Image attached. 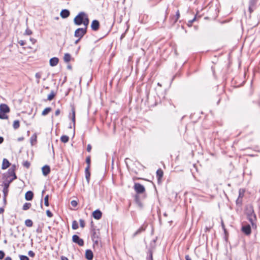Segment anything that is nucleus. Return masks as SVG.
Returning a JSON list of instances; mask_svg holds the SVG:
<instances>
[{"label": "nucleus", "mask_w": 260, "mask_h": 260, "mask_svg": "<svg viewBox=\"0 0 260 260\" xmlns=\"http://www.w3.org/2000/svg\"><path fill=\"white\" fill-rule=\"evenodd\" d=\"M20 126V122L18 120H15L13 122V127L15 129H17Z\"/></svg>", "instance_id": "obj_28"}, {"label": "nucleus", "mask_w": 260, "mask_h": 260, "mask_svg": "<svg viewBox=\"0 0 260 260\" xmlns=\"http://www.w3.org/2000/svg\"><path fill=\"white\" fill-rule=\"evenodd\" d=\"M79 222L80 226L82 228H84L85 225L84 220L83 219H80L79 220Z\"/></svg>", "instance_id": "obj_38"}, {"label": "nucleus", "mask_w": 260, "mask_h": 260, "mask_svg": "<svg viewBox=\"0 0 260 260\" xmlns=\"http://www.w3.org/2000/svg\"><path fill=\"white\" fill-rule=\"evenodd\" d=\"M4 212V209L3 208H0V214L3 213Z\"/></svg>", "instance_id": "obj_56"}, {"label": "nucleus", "mask_w": 260, "mask_h": 260, "mask_svg": "<svg viewBox=\"0 0 260 260\" xmlns=\"http://www.w3.org/2000/svg\"><path fill=\"white\" fill-rule=\"evenodd\" d=\"M176 16V19L175 20V22H176L177 21V20H178V19L179 18V17H180V13H179V10H178L176 12V16Z\"/></svg>", "instance_id": "obj_40"}, {"label": "nucleus", "mask_w": 260, "mask_h": 260, "mask_svg": "<svg viewBox=\"0 0 260 260\" xmlns=\"http://www.w3.org/2000/svg\"><path fill=\"white\" fill-rule=\"evenodd\" d=\"M185 258L186 260H191L190 257L188 255H186Z\"/></svg>", "instance_id": "obj_53"}, {"label": "nucleus", "mask_w": 260, "mask_h": 260, "mask_svg": "<svg viewBox=\"0 0 260 260\" xmlns=\"http://www.w3.org/2000/svg\"><path fill=\"white\" fill-rule=\"evenodd\" d=\"M86 13L82 12L79 13L74 19V22L76 25H81L83 24Z\"/></svg>", "instance_id": "obj_2"}, {"label": "nucleus", "mask_w": 260, "mask_h": 260, "mask_svg": "<svg viewBox=\"0 0 260 260\" xmlns=\"http://www.w3.org/2000/svg\"><path fill=\"white\" fill-rule=\"evenodd\" d=\"M71 204L72 206L75 207L77 206V201H75V200H73L71 202Z\"/></svg>", "instance_id": "obj_45"}, {"label": "nucleus", "mask_w": 260, "mask_h": 260, "mask_svg": "<svg viewBox=\"0 0 260 260\" xmlns=\"http://www.w3.org/2000/svg\"><path fill=\"white\" fill-rule=\"evenodd\" d=\"M5 255V254L3 251L0 250V259H2Z\"/></svg>", "instance_id": "obj_47"}, {"label": "nucleus", "mask_w": 260, "mask_h": 260, "mask_svg": "<svg viewBox=\"0 0 260 260\" xmlns=\"http://www.w3.org/2000/svg\"><path fill=\"white\" fill-rule=\"evenodd\" d=\"M245 212L247 216V219L250 222L252 227L253 229H256V224L255 223V220H256V217L254 212L253 207L251 206L247 207Z\"/></svg>", "instance_id": "obj_1"}, {"label": "nucleus", "mask_w": 260, "mask_h": 260, "mask_svg": "<svg viewBox=\"0 0 260 260\" xmlns=\"http://www.w3.org/2000/svg\"><path fill=\"white\" fill-rule=\"evenodd\" d=\"M89 18H88L87 14H86L82 24H83V25L84 26V28H86V30L87 29V26L89 24Z\"/></svg>", "instance_id": "obj_21"}, {"label": "nucleus", "mask_w": 260, "mask_h": 260, "mask_svg": "<svg viewBox=\"0 0 260 260\" xmlns=\"http://www.w3.org/2000/svg\"><path fill=\"white\" fill-rule=\"evenodd\" d=\"M37 84H39V83H40V79H37Z\"/></svg>", "instance_id": "obj_64"}, {"label": "nucleus", "mask_w": 260, "mask_h": 260, "mask_svg": "<svg viewBox=\"0 0 260 260\" xmlns=\"http://www.w3.org/2000/svg\"><path fill=\"white\" fill-rule=\"evenodd\" d=\"M23 166L26 168H28L30 166V163L28 161H25L23 162Z\"/></svg>", "instance_id": "obj_39"}, {"label": "nucleus", "mask_w": 260, "mask_h": 260, "mask_svg": "<svg viewBox=\"0 0 260 260\" xmlns=\"http://www.w3.org/2000/svg\"><path fill=\"white\" fill-rule=\"evenodd\" d=\"M0 111L5 113H9L10 108L7 105L2 104L0 105Z\"/></svg>", "instance_id": "obj_12"}, {"label": "nucleus", "mask_w": 260, "mask_h": 260, "mask_svg": "<svg viewBox=\"0 0 260 260\" xmlns=\"http://www.w3.org/2000/svg\"><path fill=\"white\" fill-rule=\"evenodd\" d=\"M10 165H11L10 163L9 162V161H8V160L7 159L4 158L3 160L2 169L3 170H5V169H7L10 166Z\"/></svg>", "instance_id": "obj_15"}, {"label": "nucleus", "mask_w": 260, "mask_h": 260, "mask_svg": "<svg viewBox=\"0 0 260 260\" xmlns=\"http://www.w3.org/2000/svg\"><path fill=\"white\" fill-rule=\"evenodd\" d=\"M19 257L20 260H29V258L26 255H20Z\"/></svg>", "instance_id": "obj_37"}, {"label": "nucleus", "mask_w": 260, "mask_h": 260, "mask_svg": "<svg viewBox=\"0 0 260 260\" xmlns=\"http://www.w3.org/2000/svg\"><path fill=\"white\" fill-rule=\"evenodd\" d=\"M10 177H12V178L11 179H13V180L17 178L15 172L13 171V169H9L6 174L7 179H8V178Z\"/></svg>", "instance_id": "obj_8"}, {"label": "nucleus", "mask_w": 260, "mask_h": 260, "mask_svg": "<svg viewBox=\"0 0 260 260\" xmlns=\"http://www.w3.org/2000/svg\"><path fill=\"white\" fill-rule=\"evenodd\" d=\"M72 117L71 119L73 122L74 125H75V109L74 107H72Z\"/></svg>", "instance_id": "obj_22"}, {"label": "nucleus", "mask_w": 260, "mask_h": 260, "mask_svg": "<svg viewBox=\"0 0 260 260\" xmlns=\"http://www.w3.org/2000/svg\"><path fill=\"white\" fill-rule=\"evenodd\" d=\"M244 190H243L242 189H239V197H238V199L237 200V202H238V201L239 200L240 198H243V197L244 196Z\"/></svg>", "instance_id": "obj_32"}, {"label": "nucleus", "mask_w": 260, "mask_h": 260, "mask_svg": "<svg viewBox=\"0 0 260 260\" xmlns=\"http://www.w3.org/2000/svg\"><path fill=\"white\" fill-rule=\"evenodd\" d=\"M51 108L50 107H47L46 108H45L42 112V115H43V116H45L47 114H48L51 111Z\"/></svg>", "instance_id": "obj_26"}, {"label": "nucleus", "mask_w": 260, "mask_h": 260, "mask_svg": "<svg viewBox=\"0 0 260 260\" xmlns=\"http://www.w3.org/2000/svg\"><path fill=\"white\" fill-rule=\"evenodd\" d=\"M102 213L99 210H95L92 213V216H93V218L97 220L100 219L102 217Z\"/></svg>", "instance_id": "obj_10"}, {"label": "nucleus", "mask_w": 260, "mask_h": 260, "mask_svg": "<svg viewBox=\"0 0 260 260\" xmlns=\"http://www.w3.org/2000/svg\"><path fill=\"white\" fill-rule=\"evenodd\" d=\"M8 117L6 115V113L0 111V118L4 119L7 118Z\"/></svg>", "instance_id": "obj_36"}, {"label": "nucleus", "mask_w": 260, "mask_h": 260, "mask_svg": "<svg viewBox=\"0 0 260 260\" xmlns=\"http://www.w3.org/2000/svg\"><path fill=\"white\" fill-rule=\"evenodd\" d=\"M19 44L21 45V46H23L25 45V41H23V40H20L18 42Z\"/></svg>", "instance_id": "obj_51"}, {"label": "nucleus", "mask_w": 260, "mask_h": 260, "mask_svg": "<svg viewBox=\"0 0 260 260\" xmlns=\"http://www.w3.org/2000/svg\"><path fill=\"white\" fill-rule=\"evenodd\" d=\"M91 150V146L90 144H88L87 146V151L89 152H90Z\"/></svg>", "instance_id": "obj_50"}, {"label": "nucleus", "mask_w": 260, "mask_h": 260, "mask_svg": "<svg viewBox=\"0 0 260 260\" xmlns=\"http://www.w3.org/2000/svg\"><path fill=\"white\" fill-rule=\"evenodd\" d=\"M164 172L162 170L160 169H159L156 171V177L157 178L158 182L159 183L161 182V178L163 177Z\"/></svg>", "instance_id": "obj_13"}, {"label": "nucleus", "mask_w": 260, "mask_h": 260, "mask_svg": "<svg viewBox=\"0 0 260 260\" xmlns=\"http://www.w3.org/2000/svg\"><path fill=\"white\" fill-rule=\"evenodd\" d=\"M55 94L54 93V92L52 91L51 93L48 95V100L51 101L54 97Z\"/></svg>", "instance_id": "obj_35"}, {"label": "nucleus", "mask_w": 260, "mask_h": 260, "mask_svg": "<svg viewBox=\"0 0 260 260\" xmlns=\"http://www.w3.org/2000/svg\"><path fill=\"white\" fill-rule=\"evenodd\" d=\"M4 260H12V258L10 256L6 257Z\"/></svg>", "instance_id": "obj_58"}, {"label": "nucleus", "mask_w": 260, "mask_h": 260, "mask_svg": "<svg viewBox=\"0 0 260 260\" xmlns=\"http://www.w3.org/2000/svg\"><path fill=\"white\" fill-rule=\"evenodd\" d=\"M9 169H13V171L15 172V170H16V166H15V165H13Z\"/></svg>", "instance_id": "obj_52"}, {"label": "nucleus", "mask_w": 260, "mask_h": 260, "mask_svg": "<svg viewBox=\"0 0 260 260\" xmlns=\"http://www.w3.org/2000/svg\"><path fill=\"white\" fill-rule=\"evenodd\" d=\"M4 202L5 203V204H6V199L5 198L4 199Z\"/></svg>", "instance_id": "obj_61"}, {"label": "nucleus", "mask_w": 260, "mask_h": 260, "mask_svg": "<svg viewBox=\"0 0 260 260\" xmlns=\"http://www.w3.org/2000/svg\"><path fill=\"white\" fill-rule=\"evenodd\" d=\"M46 214H47V216L49 217H52L53 216V214L49 210H47L46 211Z\"/></svg>", "instance_id": "obj_43"}, {"label": "nucleus", "mask_w": 260, "mask_h": 260, "mask_svg": "<svg viewBox=\"0 0 260 260\" xmlns=\"http://www.w3.org/2000/svg\"><path fill=\"white\" fill-rule=\"evenodd\" d=\"M60 113V109H57L56 110L55 112V115L56 116H57L59 115Z\"/></svg>", "instance_id": "obj_49"}, {"label": "nucleus", "mask_w": 260, "mask_h": 260, "mask_svg": "<svg viewBox=\"0 0 260 260\" xmlns=\"http://www.w3.org/2000/svg\"><path fill=\"white\" fill-rule=\"evenodd\" d=\"M30 40L32 42V43L33 44H34V43H35V42H36L35 39H33V38H30Z\"/></svg>", "instance_id": "obj_59"}, {"label": "nucleus", "mask_w": 260, "mask_h": 260, "mask_svg": "<svg viewBox=\"0 0 260 260\" xmlns=\"http://www.w3.org/2000/svg\"><path fill=\"white\" fill-rule=\"evenodd\" d=\"M13 181V179L8 180V179H6V180L4 181V189H7L9 186L10 183Z\"/></svg>", "instance_id": "obj_23"}, {"label": "nucleus", "mask_w": 260, "mask_h": 260, "mask_svg": "<svg viewBox=\"0 0 260 260\" xmlns=\"http://www.w3.org/2000/svg\"><path fill=\"white\" fill-rule=\"evenodd\" d=\"M42 171L43 174L44 176H47L50 172V167L48 165H45L42 167Z\"/></svg>", "instance_id": "obj_14"}, {"label": "nucleus", "mask_w": 260, "mask_h": 260, "mask_svg": "<svg viewBox=\"0 0 260 260\" xmlns=\"http://www.w3.org/2000/svg\"><path fill=\"white\" fill-rule=\"evenodd\" d=\"M146 260H153V253L151 250L148 251Z\"/></svg>", "instance_id": "obj_27"}, {"label": "nucleus", "mask_w": 260, "mask_h": 260, "mask_svg": "<svg viewBox=\"0 0 260 260\" xmlns=\"http://www.w3.org/2000/svg\"><path fill=\"white\" fill-rule=\"evenodd\" d=\"M85 178L88 183L89 182L90 173L89 172V167L87 166L85 170Z\"/></svg>", "instance_id": "obj_20"}, {"label": "nucleus", "mask_w": 260, "mask_h": 260, "mask_svg": "<svg viewBox=\"0 0 260 260\" xmlns=\"http://www.w3.org/2000/svg\"><path fill=\"white\" fill-rule=\"evenodd\" d=\"M4 142V138L2 137H0V144H2Z\"/></svg>", "instance_id": "obj_57"}, {"label": "nucleus", "mask_w": 260, "mask_h": 260, "mask_svg": "<svg viewBox=\"0 0 260 260\" xmlns=\"http://www.w3.org/2000/svg\"><path fill=\"white\" fill-rule=\"evenodd\" d=\"M80 40V39H79V38H78V39L75 41V44H77Z\"/></svg>", "instance_id": "obj_60"}, {"label": "nucleus", "mask_w": 260, "mask_h": 260, "mask_svg": "<svg viewBox=\"0 0 260 260\" xmlns=\"http://www.w3.org/2000/svg\"><path fill=\"white\" fill-rule=\"evenodd\" d=\"M34 197V193L31 191H27L25 195V199L27 201H31Z\"/></svg>", "instance_id": "obj_18"}, {"label": "nucleus", "mask_w": 260, "mask_h": 260, "mask_svg": "<svg viewBox=\"0 0 260 260\" xmlns=\"http://www.w3.org/2000/svg\"><path fill=\"white\" fill-rule=\"evenodd\" d=\"M70 14V11L67 9H63L60 12V16L62 18H66L69 16Z\"/></svg>", "instance_id": "obj_16"}, {"label": "nucleus", "mask_w": 260, "mask_h": 260, "mask_svg": "<svg viewBox=\"0 0 260 260\" xmlns=\"http://www.w3.org/2000/svg\"><path fill=\"white\" fill-rule=\"evenodd\" d=\"M31 205V204L29 203H25L23 206L22 209L23 210H27L30 208Z\"/></svg>", "instance_id": "obj_31"}, {"label": "nucleus", "mask_w": 260, "mask_h": 260, "mask_svg": "<svg viewBox=\"0 0 260 260\" xmlns=\"http://www.w3.org/2000/svg\"><path fill=\"white\" fill-rule=\"evenodd\" d=\"M59 59L57 57H52L49 60L50 65L52 67L55 66L58 63Z\"/></svg>", "instance_id": "obj_17"}, {"label": "nucleus", "mask_w": 260, "mask_h": 260, "mask_svg": "<svg viewBox=\"0 0 260 260\" xmlns=\"http://www.w3.org/2000/svg\"><path fill=\"white\" fill-rule=\"evenodd\" d=\"M28 255L31 257H34L35 256V253L31 250H29L28 252Z\"/></svg>", "instance_id": "obj_41"}, {"label": "nucleus", "mask_w": 260, "mask_h": 260, "mask_svg": "<svg viewBox=\"0 0 260 260\" xmlns=\"http://www.w3.org/2000/svg\"><path fill=\"white\" fill-rule=\"evenodd\" d=\"M86 162L87 164V166H89L90 167V156H88L86 158Z\"/></svg>", "instance_id": "obj_44"}, {"label": "nucleus", "mask_w": 260, "mask_h": 260, "mask_svg": "<svg viewBox=\"0 0 260 260\" xmlns=\"http://www.w3.org/2000/svg\"><path fill=\"white\" fill-rule=\"evenodd\" d=\"M68 68L69 69H71L72 67H71V66L70 65H69V66H68Z\"/></svg>", "instance_id": "obj_62"}, {"label": "nucleus", "mask_w": 260, "mask_h": 260, "mask_svg": "<svg viewBox=\"0 0 260 260\" xmlns=\"http://www.w3.org/2000/svg\"><path fill=\"white\" fill-rule=\"evenodd\" d=\"M25 224L27 227H31L32 226L33 222L31 220L28 219L25 221Z\"/></svg>", "instance_id": "obj_30"}, {"label": "nucleus", "mask_w": 260, "mask_h": 260, "mask_svg": "<svg viewBox=\"0 0 260 260\" xmlns=\"http://www.w3.org/2000/svg\"><path fill=\"white\" fill-rule=\"evenodd\" d=\"M85 257L88 260H92L93 254L92 251L90 249H87L86 250Z\"/></svg>", "instance_id": "obj_11"}, {"label": "nucleus", "mask_w": 260, "mask_h": 260, "mask_svg": "<svg viewBox=\"0 0 260 260\" xmlns=\"http://www.w3.org/2000/svg\"><path fill=\"white\" fill-rule=\"evenodd\" d=\"M61 260H69V259L67 257L64 256H61Z\"/></svg>", "instance_id": "obj_54"}, {"label": "nucleus", "mask_w": 260, "mask_h": 260, "mask_svg": "<svg viewBox=\"0 0 260 260\" xmlns=\"http://www.w3.org/2000/svg\"><path fill=\"white\" fill-rule=\"evenodd\" d=\"M44 204L46 206L48 207L49 206V195H46L44 198Z\"/></svg>", "instance_id": "obj_34"}, {"label": "nucleus", "mask_w": 260, "mask_h": 260, "mask_svg": "<svg viewBox=\"0 0 260 260\" xmlns=\"http://www.w3.org/2000/svg\"><path fill=\"white\" fill-rule=\"evenodd\" d=\"M134 189L137 193H142L145 190L144 186L139 183H136L135 184Z\"/></svg>", "instance_id": "obj_4"}, {"label": "nucleus", "mask_w": 260, "mask_h": 260, "mask_svg": "<svg viewBox=\"0 0 260 260\" xmlns=\"http://www.w3.org/2000/svg\"><path fill=\"white\" fill-rule=\"evenodd\" d=\"M25 34L26 35H30L32 34V31L30 29L27 28L25 30Z\"/></svg>", "instance_id": "obj_42"}, {"label": "nucleus", "mask_w": 260, "mask_h": 260, "mask_svg": "<svg viewBox=\"0 0 260 260\" xmlns=\"http://www.w3.org/2000/svg\"><path fill=\"white\" fill-rule=\"evenodd\" d=\"M73 242L78 244L79 246H82L84 245V241L81 239L78 235H74L72 237Z\"/></svg>", "instance_id": "obj_5"}, {"label": "nucleus", "mask_w": 260, "mask_h": 260, "mask_svg": "<svg viewBox=\"0 0 260 260\" xmlns=\"http://www.w3.org/2000/svg\"><path fill=\"white\" fill-rule=\"evenodd\" d=\"M86 32V28H78L75 30L74 36L77 38H79V39H81Z\"/></svg>", "instance_id": "obj_3"}, {"label": "nucleus", "mask_w": 260, "mask_h": 260, "mask_svg": "<svg viewBox=\"0 0 260 260\" xmlns=\"http://www.w3.org/2000/svg\"><path fill=\"white\" fill-rule=\"evenodd\" d=\"M24 140V138L21 137L18 138V141H22Z\"/></svg>", "instance_id": "obj_55"}, {"label": "nucleus", "mask_w": 260, "mask_h": 260, "mask_svg": "<svg viewBox=\"0 0 260 260\" xmlns=\"http://www.w3.org/2000/svg\"><path fill=\"white\" fill-rule=\"evenodd\" d=\"M91 237H92V239L94 243H98V236L96 235V233L95 231H93V232Z\"/></svg>", "instance_id": "obj_25"}, {"label": "nucleus", "mask_w": 260, "mask_h": 260, "mask_svg": "<svg viewBox=\"0 0 260 260\" xmlns=\"http://www.w3.org/2000/svg\"><path fill=\"white\" fill-rule=\"evenodd\" d=\"M72 227L73 230H77L79 228L78 224L76 220L73 221Z\"/></svg>", "instance_id": "obj_33"}, {"label": "nucleus", "mask_w": 260, "mask_h": 260, "mask_svg": "<svg viewBox=\"0 0 260 260\" xmlns=\"http://www.w3.org/2000/svg\"><path fill=\"white\" fill-rule=\"evenodd\" d=\"M258 0H250L249 5V10L250 13L253 11Z\"/></svg>", "instance_id": "obj_9"}, {"label": "nucleus", "mask_w": 260, "mask_h": 260, "mask_svg": "<svg viewBox=\"0 0 260 260\" xmlns=\"http://www.w3.org/2000/svg\"><path fill=\"white\" fill-rule=\"evenodd\" d=\"M242 231L246 235H249L251 233V226L249 224L242 226Z\"/></svg>", "instance_id": "obj_6"}, {"label": "nucleus", "mask_w": 260, "mask_h": 260, "mask_svg": "<svg viewBox=\"0 0 260 260\" xmlns=\"http://www.w3.org/2000/svg\"><path fill=\"white\" fill-rule=\"evenodd\" d=\"M60 140L63 143H67L69 141V138L66 135H63L61 137Z\"/></svg>", "instance_id": "obj_29"}, {"label": "nucleus", "mask_w": 260, "mask_h": 260, "mask_svg": "<svg viewBox=\"0 0 260 260\" xmlns=\"http://www.w3.org/2000/svg\"><path fill=\"white\" fill-rule=\"evenodd\" d=\"M71 56L69 53H67L64 54V57H63V60H64V62H68L71 60Z\"/></svg>", "instance_id": "obj_24"}, {"label": "nucleus", "mask_w": 260, "mask_h": 260, "mask_svg": "<svg viewBox=\"0 0 260 260\" xmlns=\"http://www.w3.org/2000/svg\"><path fill=\"white\" fill-rule=\"evenodd\" d=\"M100 27V22L97 20H94L92 21L91 28L93 31H97Z\"/></svg>", "instance_id": "obj_7"}, {"label": "nucleus", "mask_w": 260, "mask_h": 260, "mask_svg": "<svg viewBox=\"0 0 260 260\" xmlns=\"http://www.w3.org/2000/svg\"><path fill=\"white\" fill-rule=\"evenodd\" d=\"M146 229V227L143 226H141L138 230H137L136 232H135L133 235V238L135 237L138 235L141 234L142 232H144Z\"/></svg>", "instance_id": "obj_19"}, {"label": "nucleus", "mask_w": 260, "mask_h": 260, "mask_svg": "<svg viewBox=\"0 0 260 260\" xmlns=\"http://www.w3.org/2000/svg\"><path fill=\"white\" fill-rule=\"evenodd\" d=\"M196 19V16H194V17L193 18V19H192V20H189L188 21V26H191V24H192V23L193 22H194Z\"/></svg>", "instance_id": "obj_46"}, {"label": "nucleus", "mask_w": 260, "mask_h": 260, "mask_svg": "<svg viewBox=\"0 0 260 260\" xmlns=\"http://www.w3.org/2000/svg\"><path fill=\"white\" fill-rule=\"evenodd\" d=\"M34 136H32L31 138V142L32 143V141L34 140V139H33Z\"/></svg>", "instance_id": "obj_63"}, {"label": "nucleus", "mask_w": 260, "mask_h": 260, "mask_svg": "<svg viewBox=\"0 0 260 260\" xmlns=\"http://www.w3.org/2000/svg\"><path fill=\"white\" fill-rule=\"evenodd\" d=\"M35 77L37 79H40L41 77V74L40 73H37L35 75Z\"/></svg>", "instance_id": "obj_48"}]
</instances>
